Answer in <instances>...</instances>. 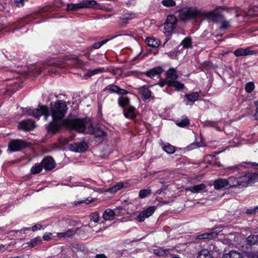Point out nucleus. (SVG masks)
<instances>
[{
    "label": "nucleus",
    "mask_w": 258,
    "mask_h": 258,
    "mask_svg": "<svg viewBox=\"0 0 258 258\" xmlns=\"http://www.w3.org/2000/svg\"><path fill=\"white\" fill-rule=\"evenodd\" d=\"M50 107L52 120L46 128L48 133L54 135L64 125L66 119H63V118L67 113L68 108L66 102L60 100H57L54 104L51 103Z\"/></svg>",
    "instance_id": "1"
},
{
    "label": "nucleus",
    "mask_w": 258,
    "mask_h": 258,
    "mask_svg": "<svg viewBox=\"0 0 258 258\" xmlns=\"http://www.w3.org/2000/svg\"><path fill=\"white\" fill-rule=\"evenodd\" d=\"M257 180L258 173H248L238 177L230 176L227 179L228 188L245 187L249 183L254 182Z\"/></svg>",
    "instance_id": "2"
},
{
    "label": "nucleus",
    "mask_w": 258,
    "mask_h": 258,
    "mask_svg": "<svg viewBox=\"0 0 258 258\" xmlns=\"http://www.w3.org/2000/svg\"><path fill=\"white\" fill-rule=\"evenodd\" d=\"M90 123H91L90 120L86 118L64 120V125L80 133H85L87 126H90Z\"/></svg>",
    "instance_id": "3"
},
{
    "label": "nucleus",
    "mask_w": 258,
    "mask_h": 258,
    "mask_svg": "<svg viewBox=\"0 0 258 258\" xmlns=\"http://www.w3.org/2000/svg\"><path fill=\"white\" fill-rule=\"evenodd\" d=\"M202 10L195 7H185L180 10L179 16L181 20L185 22L192 19H202Z\"/></svg>",
    "instance_id": "4"
},
{
    "label": "nucleus",
    "mask_w": 258,
    "mask_h": 258,
    "mask_svg": "<svg viewBox=\"0 0 258 258\" xmlns=\"http://www.w3.org/2000/svg\"><path fill=\"white\" fill-rule=\"evenodd\" d=\"M26 112L28 115L36 118H39L43 115L45 120L47 119V117L49 115V109L47 106L40 104L38 105L36 109H27Z\"/></svg>",
    "instance_id": "5"
},
{
    "label": "nucleus",
    "mask_w": 258,
    "mask_h": 258,
    "mask_svg": "<svg viewBox=\"0 0 258 258\" xmlns=\"http://www.w3.org/2000/svg\"><path fill=\"white\" fill-rule=\"evenodd\" d=\"M30 145L29 142L23 140H12L8 144V150L11 152H17L29 147Z\"/></svg>",
    "instance_id": "6"
},
{
    "label": "nucleus",
    "mask_w": 258,
    "mask_h": 258,
    "mask_svg": "<svg viewBox=\"0 0 258 258\" xmlns=\"http://www.w3.org/2000/svg\"><path fill=\"white\" fill-rule=\"evenodd\" d=\"M209 19L215 23H220L224 19L222 15L215 11H206L202 10V19Z\"/></svg>",
    "instance_id": "7"
},
{
    "label": "nucleus",
    "mask_w": 258,
    "mask_h": 258,
    "mask_svg": "<svg viewBox=\"0 0 258 258\" xmlns=\"http://www.w3.org/2000/svg\"><path fill=\"white\" fill-rule=\"evenodd\" d=\"M58 63L56 61H49L40 66L39 64L34 65L30 67L29 71L34 75H39L43 70L47 69V66H58Z\"/></svg>",
    "instance_id": "8"
},
{
    "label": "nucleus",
    "mask_w": 258,
    "mask_h": 258,
    "mask_svg": "<svg viewBox=\"0 0 258 258\" xmlns=\"http://www.w3.org/2000/svg\"><path fill=\"white\" fill-rule=\"evenodd\" d=\"M177 19L173 15H168L164 24V30L167 33L172 32L176 27Z\"/></svg>",
    "instance_id": "9"
},
{
    "label": "nucleus",
    "mask_w": 258,
    "mask_h": 258,
    "mask_svg": "<svg viewBox=\"0 0 258 258\" xmlns=\"http://www.w3.org/2000/svg\"><path fill=\"white\" fill-rule=\"evenodd\" d=\"M135 13L127 12L122 14L121 16L118 18V25L120 28H124L128 23V21L136 18Z\"/></svg>",
    "instance_id": "10"
},
{
    "label": "nucleus",
    "mask_w": 258,
    "mask_h": 258,
    "mask_svg": "<svg viewBox=\"0 0 258 258\" xmlns=\"http://www.w3.org/2000/svg\"><path fill=\"white\" fill-rule=\"evenodd\" d=\"M155 211V207L151 206L148 207L146 210L141 212L136 218V220L138 222H143L146 218H147L152 215Z\"/></svg>",
    "instance_id": "11"
},
{
    "label": "nucleus",
    "mask_w": 258,
    "mask_h": 258,
    "mask_svg": "<svg viewBox=\"0 0 258 258\" xmlns=\"http://www.w3.org/2000/svg\"><path fill=\"white\" fill-rule=\"evenodd\" d=\"M88 148V146L87 143L84 141L70 145V150L76 152H84L87 150Z\"/></svg>",
    "instance_id": "12"
},
{
    "label": "nucleus",
    "mask_w": 258,
    "mask_h": 258,
    "mask_svg": "<svg viewBox=\"0 0 258 258\" xmlns=\"http://www.w3.org/2000/svg\"><path fill=\"white\" fill-rule=\"evenodd\" d=\"M87 133L94 135L96 138H102L107 136V133L101 130L99 127H94L92 123H90Z\"/></svg>",
    "instance_id": "13"
},
{
    "label": "nucleus",
    "mask_w": 258,
    "mask_h": 258,
    "mask_svg": "<svg viewBox=\"0 0 258 258\" xmlns=\"http://www.w3.org/2000/svg\"><path fill=\"white\" fill-rule=\"evenodd\" d=\"M35 127L34 121L30 119L23 120L19 123L18 128L20 130L27 131L33 130Z\"/></svg>",
    "instance_id": "14"
},
{
    "label": "nucleus",
    "mask_w": 258,
    "mask_h": 258,
    "mask_svg": "<svg viewBox=\"0 0 258 258\" xmlns=\"http://www.w3.org/2000/svg\"><path fill=\"white\" fill-rule=\"evenodd\" d=\"M46 171H49L53 169L55 166V163L52 157L48 156L44 158L41 162Z\"/></svg>",
    "instance_id": "15"
},
{
    "label": "nucleus",
    "mask_w": 258,
    "mask_h": 258,
    "mask_svg": "<svg viewBox=\"0 0 258 258\" xmlns=\"http://www.w3.org/2000/svg\"><path fill=\"white\" fill-rule=\"evenodd\" d=\"M251 47H247L246 48H238L234 52V54L237 56H247L251 55H255L257 52L255 50H250Z\"/></svg>",
    "instance_id": "16"
},
{
    "label": "nucleus",
    "mask_w": 258,
    "mask_h": 258,
    "mask_svg": "<svg viewBox=\"0 0 258 258\" xmlns=\"http://www.w3.org/2000/svg\"><path fill=\"white\" fill-rule=\"evenodd\" d=\"M82 9L92 8L96 6V8L102 9V6L98 4L95 0H83L81 1Z\"/></svg>",
    "instance_id": "17"
},
{
    "label": "nucleus",
    "mask_w": 258,
    "mask_h": 258,
    "mask_svg": "<svg viewBox=\"0 0 258 258\" xmlns=\"http://www.w3.org/2000/svg\"><path fill=\"white\" fill-rule=\"evenodd\" d=\"M138 113L136 109L131 105H129L127 110L125 109H123V115L125 118L133 119L136 117Z\"/></svg>",
    "instance_id": "18"
},
{
    "label": "nucleus",
    "mask_w": 258,
    "mask_h": 258,
    "mask_svg": "<svg viewBox=\"0 0 258 258\" xmlns=\"http://www.w3.org/2000/svg\"><path fill=\"white\" fill-rule=\"evenodd\" d=\"M138 90L142 95L144 100L154 99V97L151 95V91L149 90L148 87H146V86H142L138 88Z\"/></svg>",
    "instance_id": "19"
},
{
    "label": "nucleus",
    "mask_w": 258,
    "mask_h": 258,
    "mask_svg": "<svg viewBox=\"0 0 258 258\" xmlns=\"http://www.w3.org/2000/svg\"><path fill=\"white\" fill-rule=\"evenodd\" d=\"M218 233V232L217 231L213 230L196 236V239L201 240L212 239L216 237Z\"/></svg>",
    "instance_id": "20"
},
{
    "label": "nucleus",
    "mask_w": 258,
    "mask_h": 258,
    "mask_svg": "<svg viewBox=\"0 0 258 258\" xmlns=\"http://www.w3.org/2000/svg\"><path fill=\"white\" fill-rule=\"evenodd\" d=\"M213 185L214 188L218 190L223 188L228 189L227 179H217L214 181Z\"/></svg>",
    "instance_id": "21"
},
{
    "label": "nucleus",
    "mask_w": 258,
    "mask_h": 258,
    "mask_svg": "<svg viewBox=\"0 0 258 258\" xmlns=\"http://www.w3.org/2000/svg\"><path fill=\"white\" fill-rule=\"evenodd\" d=\"M163 72V69L160 67H155L148 70L145 73V74L152 79L155 78L156 76L160 75Z\"/></svg>",
    "instance_id": "22"
},
{
    "label": "nucleus",
    "mask_w": 258,
    "mask_h": 258,
    "mask_svg": "<svg viewBox=\"0 0 258 258\" xmlns=\"http://www.w3.org/2000/svg\"><path fill=\"white\" fill-rule=\"evenodd\" d=\"M120 214L116 213L114 210H112L110 209H106L103 213V218L105 220H112L114 219V216H119Z\"/></svg>",
    "instance_id": "23"
},
{
    "label": "nucleus",
    "mask_w": 258,
    "mask_h": 258,
    "mask_svg": "<svg viewBox=\"0 0 258 258\" xmlns=\"http://www.w3.org/2000/svg\"><path fill=\"white\" fill-rule=\"evenodd\" d=\"M206 188V185L204 183L192 186H189L185 188L186 191H190L192 193H198L202 190H204Z\"/></svg>",
    "instance_id": "24"
},
{
    "label": "nucleus",
    "mask_w": 258,
    "mask_h": 258,
    "mask_svg": "<svg viewBox=\"0 0 258 258\" xmlns=\"http://www.w3.org/2000/svg\"><path fill=\"white\" fill-rule=\"evenodd\" d=\"M184 97L187 100L186 104L188 105L189 104V103H191L190 104L192 105L199 98V94L197 92H195L190 94H185Z\"/></svg>",
    "instance_id": "25"
},
{
    "label": "nucleus",
    "mask_w": 258,
    "mask_h": 258,
    "mask_svg": "<svg viewBox=\"0 0 258 258\" xmlns=\"http://www.w3.org/2000/svg\"><path fill=\"white\" fill-rule=\"evenodd\" d=\"M77 231L76 229H71L64 232H58L57 237L58 238H70L73 237Z\"/></svg>",
    "instance_id": "26"
},
{
    "label": "nucleus",
    "mask_w": 258,
    "mask_h": 258,
    "mask_svg": "<svg viewBox=\"0 0 258 258\" xmlns=\"http://www.w3.org/2000/svg\"><path fill=\"white\" fill-rule=\"evenodd\" d=\"M222 258H244L240 252L235 250H231L228 253H224Z\"/></svg>",
    "instance_id": "27"
},
{
    "label": "nucleus",
    "mask_w": 258,
    "mask_h": 258,
    "mask_svg": "<svg viewBox=\"0 0 258 258\" xmlns=\"http://www.w3.org/2000/svg\"><path fill=\"white\" fill-rule=\"evenodd\" d=\"M197 258H213V256L211 251L203 249L198 252Z\"/></svg>",
    "instance_id": "28"
},
{
    "label": "nucleus",
    "mask_w": 258,
    "mask_h": 258,
    "mask_svg": "<svg viewBox=\"0 0 258 258\" xmlns=\"http://www.w3.org/2000/svg\"><path fill=\"white\" fill-rule=\"evenodd\" d=\"M166 79L169 80H176L178 76L175 69L170 68L166 73Z\"/></svg>",
    "instance_id": "29"
},
{
    "label": "nucleus",
    "mask_w": 258,
    "mask_h": 258,
    "mask_svg": "<svg viewBox=\"0 0 258 258\" xmlns=\"http://www.w3.org/2000/svg\"><path fill=\"white\" fill-rule=\"evenodd\" d=\"M148 46L152 47H157L160 44V40L155 37H148L146 39Z\"/></svg>",
    "instance_id": "30"
},
{
    "label": "nucleus",
    "mask_w": 258,
    "mask_h": 258,
    "mask_svg": "<svg viewBox=\"0 0 258 258\" xmlns=\"http://www.w3.org/2000/svg\"><path fill=\"white\" fill-rule=\"evenodd\" d=\"M118 103L119 106L124 109L126 106H129L130 99L127 97H120L118 99Z\"/></svg>",
    "instance_id": "31"
},
{
    "label": "nucleus",
    "mask_w": 258,
    "mask_h": 258,
    "mask_svg": "<svg viewBox=\"0 0 258 258\" xmlns=\"http://www.w3.org/2000/svg\"><path fill=\"white\" fill-rule=\"evenodd\" d=\"M82 9L81 2L77 4L68 3L66 10L67 11H77Z\"/></svg>",
    "instance_id": "32"
},
{
    "label": "nucleus",
    "mask_w": 258,
    "mask_h": 258,
    "mask_svg": "<svg viewBox=\"0 0 258 258\" xmlns=\"http://www.w3.org/2000/svg\"><path fill=\"white\" fill-rule=\"evenodd\" d=\"M246 241L249 245L258 244V234L256 235H250L246 239Z\"/></svg>",
    "instance_id": "33"
},
{
    "label": "nucleus",
    "mask_w": 258,
    "mask_h": 258,
    "mask_svg": "<svg viewBox=\"0 0 258 258\" xmlns=\"http://www.w3.org/2000/svg\"><path fill=\"white\" fill-rule=\"evenodd\" d=\"M168 86L169 87H174L178 91L182 89L184 87L183 84L175 80H170L168 81Z\"/></svg>",
    "instance_id": "34"
},
{
    "label": "nucleus",
    "mask_w": 258,
    "mask_h": 258,
    "mask_svg": "<svg viewBox=\"0 0 258 258\" xmlns=\"http://www.w3.org/2000/svg\"><path fill=\"white\" fill-rule=\"evenodd\" d=\"M41 243L42 239L40 236L31 239L30 241L27 242L28 246H30L31 247H35L38 245H40Z\"/></svg>",
    "instance_id": "35"
},
{
    "label": "nucleus",
    "mask_w": 258,
    "mask_h": 258,
    "mask_svg": "<svg viewBox=\"0 0 258 258\" xmlns=\"http://www.w3.org/2000/svg\"><path fill=\"white\" fill-rule=\"evenodd\" d=\"M104 69L103 68H98L94 70H89L85 75V77L86 78H89L94 75L98 73H102L104 71Z\"/></svg>",
    "instance_id": "36"
},
{
    "label": "nucleus",
    "mask_w": 258,
    "mask_h": 258,
    "mask_svg": "<svg viewBox=\"0 0 258 258\" xmlns=\"http://www.w3.org/2000/svg\"><path fill=\"white\" fill-rule=\"evenodd\" d=\"M43 169V166L40 163H36L30 169L31 173L33 174H36L40 173Z\"/></svg>",
    "instance_id": "37"
},
{
    "label": "nucleus",
    "mask_w": 258,
    "mask_h": 258,
    "mask_svg": "<svg viewBox=\"0 0 258 258\" xmlns=\"http://www.w3.org/2000/svg\"><path fill=\"white\" fill-rule=\"evenodd\" d=\"M117 89H118V86L114 84H111L107 86L103 89V91H108L110 93H117Z\"/></svg>",
    "instance_id": "38"
},
{
    "label": "nucleus",
    "mask_w": 258,
    "mask_h": 258,
    "mask_svg": "<svg viewBox=\"0 0 258 258\" xmlns=\"http://www.w3.org/2000/svg\"><path fill=\"white\" fill-rule=\"evenodd\" d=\"M151 194V189L150 188L143 189L140 190L139 197L141 199H144L150 196Z\"/></svg>",
    "instance_id": "39"
},
{
    "label": "nucleus",
    "mask_w": 258,
    "mask_h": 258,
    "mask_svg": "<svg viewBox=\"0 0 258 258\" xmlns=\"http://www.w3.org/2000/svg\"><path fill=\"white\" fill-rule=\"evenodd\" d=\"M191 39L190 37L185 38L181 42L180 45L183 48H188L191 46Z\"/></svg>",
    "instance_id": "40"
},
{
    "label": "nucleus",
    "mask_w": 258,
    "mask_h": 258,
    "mask_svg": "<svg viewBox=\"0 0 258 258\" xmlns=\"http://www.w3.org/2000/svg\"><path fill=\"white\" fill-rule=\"evenodd\" d=\"M123 186L124 184L122 182H118L117 184L110 187L109 191L111 193L116 192L117 191L123 188Z\"/></svg>",
    "instance_id": "41"
},
{
    "label": "nucleus",
    "mask_w": 258,
    "mask_h": 258,
    "mask_svg": "<svg viewBox=\"0 0 258 258\" xmlns=\"http://www.w3.org/2000/svg\"><path fill=\"white\" fill-rule=\"evenodd\" d=\"M163 150L167 153L171 154L175 152V147L169 144L165 145L162 147Z\"/></svg>",
    "instance_id": "42"
},
{
    "label": "nucleus",
    "mask_w": 258,
    "mask_h": 258,
    "mask_svg": "<svg viewBox=\"0 0 258 258\" xmlns=\"http://www.w3.org/2000/svg\"><path fill=\"white\" fill-rule=\"evenodd\" d=\"M189 124V120L186 116L184 117L181 121H178L176 123V124L179 127H184Z\"/></svg>",
    "instance_id": "43"
},
{
    "label": "nucleus",
    "mask_w": 258,
    "mask_h": 258,
    "mask_svg": "<svg viewBox=\"0 0 258 258\" xmlns=\"http://www.w3.org/2000/svg\"><path fill=\"white\" fill-rule=\"evenodd\" d=\"M168 250L164 249L161 248L155 249L154 250V253L159 256H162L166 255Z\"/></svg>",
    "instance_id": "44"
},
{
    "label": "nucleus",
    "mask_w": 258,
    "mask_h": 258,
    "mask_svg": "<svg viewBox=\"0 0 258 258\" xmlns=\"http://www.w3.org/2000/svg\"><path fill=\"white\" fill-rule=\"evenodd\" d=\"M203 142H195L190 144L186 148L188 150H191L195 148H199L204 146Z\"/></svg>",
    "instance_id": "45"
},
{
    "label": "nucleus",
    "mask_w": 258,
    "mask_h": 258,
    "mask_svg": "<svg viewBox=\"0 0 258 258\" xmlns=\"http://www.w3.org/2000/svg\"><path fill=\"white\" fill-rule=\"evenodd\" d=\"M161 4L166 7H171L175 6L176 3L174 0H162Z\"/></svg>",
    "instance_id": "46"
},
{
    "label": "nucleus",
    "mask_w": 258,
    "mask_h": 258,
    "mask_svg": "<svg viewBox=\"0 0 258 258\" xmlns=\"http://www.w3.org/2000/svg\"><path fill=\"white\" fill-rule=\"evenodd\" d=\"M254 89V84L253 82H248L245 86V90L246 92L250 93Z\"/></svg>",
    "instance_id": "47"
},
{
    "label": "nucleus",
    "mask_w": 258,
    "mask_h": 258,
    "mask_svg": "<svg viewBox=\"0 0 258 258\" xmlns=\"http://www.w3.org/2000/svg\"><path fill=\"white\" fill-rule=\"evenodd\" d=\"M220 23L221 24L220 28V29L223 30L228 29L230 26L229 22L225 20L224 18L222 20V21H221Z\"/></svg>",
    "instance_id": "48"
},
{
    "label": "nucleus",
    "mask_w": 258,
    "mask_h": 258,
    "mask_svg": "<svg viewBox=\"0 0 258 258\" xmlns=\"http://www.w3.org/2000/svg\"><path fill=\"white\" fill-rule=\"evenodd\" d=\"M107 41L108 39H106L100 42H95L92 45V47L94 49H98L103 44H105Z\"/></svg>",
    "instance_id": "49"
},
{
    "label": "nucleus",
    "mask_w": 258,
    "mask_h": 258,
    "mask_svg": "<svg viewBox=\"0 0 258 258\" xmlns=\"http://www.w3.org/2000/svg\"><path fill=\"white\" fill-rule=\"evenodd\" d=\"M243 167H244V165L241 164L230 166L228 168L230 171H231V172H233L235 171L241 170Z\"/></svg>",
    "instance_id": "50"
},
{
    "label": "nucleus",
    "mask_w": 258,
    "mask_h": 258,
    "mask_svg": "<svg viewBox=\"0 0 258 258\" xmlns=\"http://www.w3.org/2000/svg\"><path fill=\"white\" fill-rule=\"evenodd\" d=\"M99 215L98 212H95L92 213L91 214V220L93 221L95 223H97L99 221Z\"/></svg>",
    "instance_id": "51"
},
{
    "label": "nucleus",
    "mask_w": 258,
    "mask_h": 258,
    "mask_svg": "<svg viewBox=\"0 0 258 258\" xmlns=\"http://www.w3.org/2000/svg\"><path fill=\"white\" fill-rule=\"evenodd\" d=\"M114 211L116 212V213H119L120 214L119 216H123L126 213V210L124 209L121 206L117 207L114 209Z\"/></svg>",
    "instance_id": "52"
},
{
    "label": "nucleus",
    "mask_w": 258,
    "mask_h": 258,
    "mask_svg": "<svg viewBox=\"0 0 258 258\" xmlns=\"http://www.w3.org/2000/svg\"><path fill=\"white\" fill-rule=\"evenodd\" d=\"M169 80L166 78V79H160V81L159 82L158 84L159 86L161 87H163L165 86V85L167 84L168 85V81Z\"/></svg>",
    "instance_id": "53"
},
{
    "label": "nucleus",
    "mask_w": 258,
    "mask_h": 258,
    "mask_svg": "<svg viewBox=\"0 0 258 258\" xmlns=\"http://www.w3.org/2000/svg\"><path fill=\"white\" fill-rule=\"evenodd\" d=\"M127 93L128 92L126 90L121 89L118 86V89H117V94L120 95H126Z\"/></svg>",
    "instance_id": "54"
},
{
    "label": "nucleus",
    "mask_w": 258,
    "mask_h": 258,
    "mask_svg": "<svg viewBox=\"0 0 258 258\" xmlns=\"http://www.w3.org/2000/svg\"><path fill=\"white\" fill-rule=\"evenodd\" d=\"M51 235L52 234L51 233H45L43 236V238L45 240L48 241L51 239Z\"/></svg>",
    "instance_id": "55"
},
{
    "label": "nucleus",
    "mask_w": 258,
    "mask_h": 258,
    "mask_svg": "<svg viewBox=\"0 0 258 258\" xmlns=\"http://www.w3.org/2000/svg\"><path fill=\"white\" fill-rule=\"evenodd\" d=\"M246 213L248 215H253L256 213L255 208L253 209H248L246 211Z\"/></svg>",
    "instance_id": "56"
},
{
    "label": "nucleus",
    "mask_w": 258,
    "mask_h": 258,
    "mask_svg": "<svg viewBox=\"0 0 258 258\" xmlns=\"http://www.w3.org/2000/svg\"><path fill=\"white\" fill-rule=\"evenodd\" d=\"M17 7H21L24 5V2L25 0H14Z\"/></svg>",
    "instance_id": "57"
},
{
    "label": "nucleus",
    "mask_w": 258,
    "mask_h": 258,
    "mask_svg": "<svg viewBox=\"0 0 258 258\" xmlns=\"http://www.w3.org/2000/svg\"><path fill=\"white\" fill-rule=\"evenodd\" d=\"M94 201V200L92 198H87L85 201H79L78 202V203L79 204H82V203H85L86 204H89L90 203H92Z\"/></svg>",
    "instance_id": "58"
},
{
    "label": "nucleus",
    "mask_w": 258,
    "mask_h": 258,
    "mask_svg": "<svg viewBox=\"0 0 258 258\" xmlns=\"http://www.w3.org/2000/svg\"><path fill=\"white\" fill-rule=\"evenodd\" d=\"M213 166L217 167L221 166V163L218 161V158L213 159Z\"/></svg>",
    "instance_id": "59"
},
{
    "label": "nucleus",
    "mask_w": 258,
    "mask_h": 258,
    "mask_svg": "<svg viewBox=\"0 0 258 258\" xmlns=\"http://www.w3.org/2000/svg\"><path fill=\"white\" fill-rule=\"evenodd\" d=\"M205 124L206 125H211V126H214L216 122L214 121H210V120H206L205 122Z\"/></svg>",
    "instance_id": "60"
},
{
    "label": "nucleus",
    "mask_w": 258,
    "mask_h": 258,
    "mask_svg": "<svg viewBox=\"0 0 258 258\" xmlns=\"http://www.w3.org/2000/svg\"><path fill=\"white\" fill-rule=\"evenodd\" d=\"M219 153V152H215L213 153H212V154L208 155L207 156V157H208V158L211 157L212 158V159H213L216 158V155L218 154Z\"/></svg>",
    "instance_id": "61"
},
{
    "label": "nucleus",
    "mask_w": 258,
    "mask_h": 258,
    "mask_svg": "<svg viewBox=\"0 0 258 258\" xmlns=\"http://www.w3.org/2000/svg\"><path fill=\"white\" fill-rule=\"evenodd\" d=\"M242 164H248V165H251L252 166H258V164L256 163V162H242Z\"/></svg>",
    "instance_id": "62"
},
{
    "label": "nucleus",
    "mask_w": 258,
    "mask_h": 258,
    "mask_svg": "<svg viewBox=\"0 0 258 258\" xmlns=\"http://www.w3.org/2000/svg\"><path fill=\"white\" fill-rule=\"evenodd\" d=\"M95 258H107V257L104 254L101 253L96 254Z\"/></svg>",
    "instance_id": "63"
},
{
    "label": "nucleus",
    "mask_w": 258,
    "mask_h": 258,
    "mask_svg": "<svg viewBox=\"0 0 258 258\" xmlns=\"http://www.w3.org/2000/svg\"><path fill=\"white\" fill-rule=\"evenodd\" d=\"M247 256L249 258H255V254L253 252H248V253H247Z\"/></svg>",
    "instance_id": "64"
}]
</instances>
